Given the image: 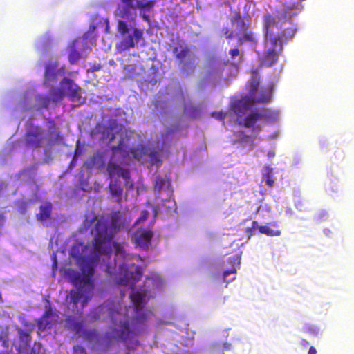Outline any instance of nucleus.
<instances>
[{"label":"nucleus","mask_w":354,"mask_h":354,"mask_svg":"<svg viewBox=\"0 0 354 354\" xmlns=\"http://www.w3.org/2000/svg\"><path fill=\"white\" fill-rule=\"evenodd\" d=\"M90 223L93 253L97 258L101 255L109 256L111 253L113 239L124 227L122 215L119 211H115L106 217L95 216Z\"/></svg>","instance_id":"nucleus-1"},{"label":"nucleus","mask_w":354,"mask_h":354,"mask_svg":"<svg viewBox=\"0 0 354 354\" xmlns=\"http://www.w3.org/2000/svg\"><path fill=\"white\" fill-rule=\"evenodd\" d=\"M125 139H121L118 145L111 147L112 156L111 160L107 164L106 170L110 178H113L115 176L122 177L125 180V184L127 185L131 178L129 170L121 167L114 161L122 162L129 157H132L140 161L146 154V149L141 145L129 147L125 143Z\"/></svg>","instance_id":"nucleus-2"},{"label":"nucleus","mask_w":354,"mask_h":354,"mask_svg":"<svg viewBox=\"0 0 354 354\" xmlns=\"http://www.w3.org/2000/svg\"><path fill=\"white\" fill-rule=\"evenodd\" d=\"M112 245L117 259L115 266H118L119 270L117 283L121 286H134L142 276L141 268L133 263H127L129 255L126 254L122 243L113 241Z\"/></svg>","instance_id":"nucleus-3"},{"label":"nucleus","mask_w":354,"mask_h":354,"mask_svg":"<svg viewBox=\"0 0 354 354\" xmlns=\"http://www.w3.org/2000/svg\"><path fill=\"white\" fill-rule=\"evenodd\" d=\"M231 22L233 26L236 24V29L239 30V32H243V35L239 36L238 33L235 34L234 32L228 27H224L222 29V32L226 39L231 40L236 37L239 45H243L244 43L248 42L254 46H257L258 40L255 34L250 30L248 31L251 25L250 17L248 21H245V20L241 17L240 13H237L231 19Z\"/></svg>","instance_id":"nucleus-4"},{"label":"nucleus","mask_w":354,"mask_h":354,"mask_svg":"<svg viewBox=\"0 0 354 354\" xmlns=\"http://www.w3.org/2000/svg\"><path fill=\"white\" fill-rule=\"evenodd\" d=\"M135 0H121L123 6L118 7V15L120 17L129 21H133L137 16L136 10H140V17L147 22L150 21V17L146 15L145 12L153 10L156 0L137 1L136 4H133Z\"/></svg>","instance_id":"nucleus-5"},{"label":"nucleus","mask_w":354,"mask_h":354,"mask_svg":"<svg viewBox=\"0 0 354 354\" xmlns=\"http://www.w3.org/2000/svg\"><path fill=\"white\" fill-rule=\"evenodd\" d=\"M130 299L136 313L133 322L137 324H144L149 315L152 314L149 310H143L149 299L148 290L145 288L133 290L130 294Z\"/></svg>","instance_id":"nucleus-6"},{"label":"nucleus","mask_w":354,"mask_h":354,"mask_svg":"<svg viewBox=\"0 0 354 354\" xmlns=\"http://www.w3.org/2000/svg\"><path fill=\"white\" fill-rule=\"evenodd\" d=\"M175 58L178 61L180 72L189 75L196 68V55L188 46H176L173 48Z\"/></svg>","instance_id":"nucleus-7"},{"label":"nucleus","mask_w":354,"mask_h":354,"mask_svg":"<svg viewBox=\"0 0 354 354\" xmlns=\"http://www.w3.org/2000/svg\"><path fill=\"white\" fill-rule=\"evenodd\" d=\"M118 30L124 36L116 46L119 52L134 48L136 46L135 42L138 43L141 39H143V31L137 28H133V35L129 34L127 36H124L129 32V27L127 23L122 20L118 21Z\"/></svg>","instance_id":"nucleus-8"},{"label":"nucleus","mask_w":354,"mask_h":354,"mask_svg":"<svg viewBox=\"0 0 354 354\" xmlns=\"http://www.w3.org/2000/svg\"><path fill=\"white\" fill-rule=\"evenodd\" d=\"M110 316L113 324V338L116 340H127L131 334L128 318L118 311H112Z\"/></svg>","instance_id":"nucleus-9"},{"label":"nucleus","mask_w":354,"mask_h":354,"mask_svg":"<svg viewBox=\"0 0 354 354\" xmlns=\"http://www.w3.org/2000/svg\"><path fill=\"white\" fill-rule=\"evenodd\" d=\"M44 139V131L39 127H35L26 133V145L33 149H39Z\"/></svg>","instance_id":"nucleus-10"},{"label":"nucleus","mask_w":354,"mask_h":354,"mask_svg":"<svg viewBox=\"0 0 354 354\" xmlns=\"http://www.w3.org/2000/svg\"><path fill=\"white\" fill-rule=\"evenodd\" d=\"M81 270L82 276H77L75 280L78 281L80 283L90 285L93 288V283L91 277L94 274V262L93 261H83L81 266Z\"/></svg>","instance_id":"nucleus-11"},{"label":"nucleus","mask_w":354,"mask_h":354,"mask_svg":"<svg viewBox=\"0 0 354 354\" xmlns=\"http://www.w3.org/2000/svg\"><path fill=\"white\" fill-rule=\"evenodd\" d=\"M153 235L151 230H138L134 234L135 243L142 250H147L151 245Z\"/></svg>","instance_id":"nucleus-12"},{"label":"nucleus","mask_w":354,"mask_h":354,"mask_svg":"<svg viewBox=\"0 0 354 354\" xmlns=\"http://www.w3.org/2000/svg\"><path fill=\"white\" fill-rule=\"evenodd\" d=\"M266 118L265 113L261 111H252L243 120V125L246 128H252V131L258 133L261 128L259 125H255L257 122Z\"/></svg>","instance_id":"nucleus-13"},{"label":"nucleus","mask_w":354,"mask_h":354,"mask_svg":"<svg viewBox=\"0 0 354 354\" xmlns=\"http://www.w3.org/2000/svg\"><path fill=\"white\" fill-rule=\"evenodd\" d=\"M254 103V99L248 96L242 97L232 104V109L237 115L245 114Z\"/></svg>","instance_id":"nucleus-14"},{"label":"nucleus","mask_w":354,"mask_h":354,"mask_svg":"<svg viewBox=\"0 0 354 354\" xmlns=\"http://www.w3.org/2000/svg\"><path fill=\"white\" fill-rule=\"evenodd\" d=\"M60 85L62 88L66 87L70 92L69 96L71 101L80 102L82 99L81 88L77 86L74 85L72 80L64 77L61 81Z\"/></svg>","instance_id":"nucleus-15"},{"label":"nucleus","mask_w":354,"mask_h":354,"mask_svg":"<svg viewBox=\"0 0 354 354\" xmlns=\"http://www.w3.org/2000/svg\"><path fill=\"white\" fill-rule=\"evenodd\" d=\"M299 12L300 8L295 3H286L283 5L282 10L278 12L277 17L280 21H286L297 15Z\"/></svg>","instance_id":"nucleus-16"},{"label":"nucleus","mask_w":354,"mask_h":354,"mask_svg":"<svg viewBox=\"0 0 354 354\" xmlns=\"http://www.w3.org/2000/svg\"><path fill=\"white\" fill-rule=\"evenodd\" d=\"M258 229L259 231L263 234L269 236H279L281 234V231L279 230H272L268 225H258V222L257 221H253L252 223L251 227H248L246 229V232L250 233V236L252 235V231L253 230Z\"/></svg>","instance_id":"nucleus-17"},{"label":"nucleus","mask_w":354,"mask_h":354,"mask_svg":"<svg viewBox=\"0 0 354 354\" xmlns=\"http://www.w3.org/2000/svg\"><path fill=\"white\" fill-rule=\"evenodd\" d=\"M53 205L50 202H46L39 207V213L36 215L37 219L40 222H44L51 217Z\"/></svg>","instance_id":"nucleus-18"},{"label":"nucleus","mask_w":354,"mask_h":354,"mask_svg":"<svg viewBox=\"0 0 354 354\" xmlns=\"http://www.w3.org/2000/svg\"><path fill=\"white\" fill-rule=\"evenodd\" d=\"M57 68V62L49 63L46 65L44 73L46 82H53L56 80L58 75Z\"/></svg>","instance_id":"nucleus-19"},{"label":"nucleus","mask_w":354,"mask_h":354,"mask_svg":"<svg viewBox=\"0 0 354 354\" xmlns=\"http://www.w3.org/2000/svg\"><path fill=\"white\" fill-rule=\"evenodd\" d=\"M111 195L114 198V201L120 203L122 199L123 189L120 184L115 180L114 183H111L109 186Z\"/></svg>","instance_id":"nucleus-20"},{"label":"nucleus","mask_w":354,"mask_h":354,"mask_svg":"<svg viewBox=\"0 0 354 354\" xmlns=\"http://www.w3.org/2000/svg\"><path fill=\"white\" fill-rule=\"evenodd\" d=\"M266 39H268L272 45L270 49H275L279 52L282 50V41H284L281 36L274 35L273 32H269L268 35H266Z\"/></svg>","instance_id":"nucleus-21"},{"label":"nucleus","mask_w":354,"mask_h":354,"mask_svg":"<svg viewBox=\"0 0 354 354\" xmlns=\"http://www.w3.org/2000/svg\"><path fill=\"white\" fill-rule=\"evenodd\" d=\"M252 80L250 84L249 94L251 98H254L255 93L257 91L259 86V75L257 70H254L252 72Z\"/></svg>","instance_id":"nucleus-22"},{"label":"nucleus","mask_w":354,"mask_h":354,"mask_svg":"<svg viewBox=\"0 0 354 354\" xmlns=\"http://www.w3.org/2000/svg\"><path fill=\"white\" fill-rule=\"evenodd\" d=\"M91 164L97 169H103L106 165L103 153L100 151L95 153L91 158Z\"/></svg>","instance_id":"nucleus-23"},{"label":"nucleus","mask_w":354,"mask_h":354,"mask_svg":"<svg viewBox=\"0 0 354 354\" xmlns=\"http://www.w3.org/2000/svg\"><path fill=\"white\" fill-rule=\"evenodd\" d=\"M279 53L275 49H268L264 55L263 63L267 66L274 64L278 59Z\"/></svg>","instance_id":"nucleus-24"},{"label":"nucleus","mask_w":354,"mask_h":354,"mask_svg":"<svg viewBox=\"0 0 354 354\" xmlns=\"http://www.w3.org/2000/svg\"><path fill=\"white\" fill-rule=\"evenodd\" d=\"M51 315L50 310H46L44 314L37 321V326L39 330L44 331L50 325V317Z\"/></svg>","instance_id":"nucleus-25"},{"label":"nucleus","mask_w":354,"mask_h":354,"mask_svg":"<svg viewBox=\"0 0 354 354\" xmlns=\"http://www.w3.org/2000/svg\"><path fill=\"white\" fill-rule=\"evenodd\" d=\"M266 169V173L263 174V181L270 188L273 187L274 184V178L272 174V168L266 165L263 167Z\"/></svg>","instance_id":"nucleus-26"},{"label":"nucleus","mask_w":354,"mask_h":354,"mask_svg":"<svg viewBox=\"0 0 354 354\" xmlns=\"http://www.w3.org/2000/svg\"><path fill=\"white\" fill-rule=\"evenodd\" d=\"M227 262L232 265V268L229 270H225L223 273V279H226L229 275L236 273V268L240 264V259L238 257H230L227 259Z\"/></svg>","instance_id":"nucleus-27"},{"label":"nucleus","mask_w":354,"mask_h":354,"mask_svg":"<svg viewBox=\"0 0 354 354\" xmlns=\"http://www.w3.org/2000/svg\"><path fill=\"white\" fill-rule=\"evenodd\" d=\"M263 21L266 35H268L269 32H272V28L276 24L275 18L272 15L268 14L264 16Z\"/></svg>","instance_id":"nucleus-28"},{"label":"nucleus","mask_w":354,"mask_h":354,"mask_svg":"<svg viewBox=\"0 0 354 354\" xmlns=\"http://www.w3.org/2000/svg\"><path fill=\"white\" fill-rule=\"evenodd\" d=\"M297 29L295 26H291L288 28H285L281 32L282 39L286 41L294 37L296 33Z\"/></svg>","instance_id":"nucleus-29"},{"label":"nucleus","mask_w":354,"mask_h":354,"mask_svg":"<svg viewBox=\"0 0 354 354\" xmlns=\"http://www.w3.org/2000/svg\"><path fill=\"white\" fill-rule=\"evenodd\" d=\"M124 69L129 78L133 79L138 74L137 72L138 67L136 64H127L124 66Z\"/></svg>","instance_id":"nucleus-30"},{"label":"nucleus","mask_w":354,"mask_h":354,"mask_svg":"<svg viewBox=\"0 0 354 354\" xmlns=\"http://www.w3.org/2000/svg\"><path fill=\"white\" fill-rule=\"evenodd\" d=\"M50 95L53 102H58L63 99L64 93L61 88H54L51 90Z\"/></svg>","instance_id":"nucleus-31"},{"label":"nucleus","mask_w":354,"mask_h":354,"mask_svg":"<svg viewBox=\"0 0 354 354\" xmlns=\"http://www.w3.org/2000/svg\"><path fill=\"white\" fill-rule=\"evenodd\" d=\"M167 183H169L167 180L161 176H156L155 179V190L160 192Z\"/></svg>","instance_id":"nucleus-32"},{"label":"nucleus","mask_w":354,"mask_h":354,"mask_svg":"<svg viewBox=\"0 0 354 354\" xmlns=\"http://www.w3.org/2000/svg\"><path fill=\"white\" fill-rule=\"evenodd\" d=\"M149 161L152 165H155L156 166H160L162 164V161L160 158V155L158 151H151L149 155Z\"/></svg>","instance_id":"nucleus-33"},{"label":"nucleus","mask_w":354,"mask_h":354,"mask_svg":"<svg viewBox=\"0 0 354 354\" xmlns=\"http://www.w3.org/2000/svg\"><path fill=\"white\" fill-rule=\"evenodd\" d=\"M234 137L236 142H245L247 141L249 136L245 134L243 131H237L234 133Z\"/></svg>","instance_id":"nucleus-34"},{"label":"nucleus","mask_w":354,"mask_h":354,"mask_svg":"<svg viewBox=\"0 0 354 354\" xmlns=\"http://www.w3.org/2000/svg\"><path fill=\"white\" fill-rule=\"evenodd\" d=\"M19 335L21 341L25 342L26 345H29L31 342V336L30 333L23 331L21 329L19 330Z\"/></svg>","instance_id":"nucleus-35"},{"label":"nucleus","mask_w":354,"mask_h":354,"mask_svg":"<svg viewBox=\"0 0 354 354\" xmlns=\"http://www.w3.org/2000/svg\"><path fill=\"white\" fill-rule=\"evenodd\" d=\"M80 53L77 50H71L68 55V59L70 63H76L80 59Z\"/></svg>","instance_id":"nucleus-36"},{"label":"nucleus","mask_w":354,"mask_h":354,"mask_svg":"<svg viewBox=\"0 0 354 354\" xmlns=\"http://www.w3.org/2000/svg\"><path fill=\"white\" fill-rule=\"evenodd\" d=\"M112 131L113 129L108 127L102 133V138L104 139H109V142H112L115 139V134Z\"/></svg>","instance_id":"nucleus-37"},{"label":"nucleus","mask_w":354,"mask_h":354,"mask_svg":"<svg viewBox=\"0 0 354 354\" xmlns=\"http://www.w3.org/2000/svg\"><path fill=\"white\" fill-rule=\"evenodd\" d=\"M37 167L32 165L30 167L26 168L22 170L21 174L25 176H30L31 174L35 175L37 172Z\"/></svg>","instance_id":"nucleus-38"},{"label":"nucleus","mask_w":354,"mask_h":354,"mask_svg":"<svg viewBox=\"0 0 354 354\" xmlns=\"http://www.w3.org/2000/svg\"><path fill=\"white\" fill-rule=\"evenodd\" d=\"M328 214L326 211H321L315 216V219L317 222H322L327 219Z\"/></svg>","instance_id":"nucleus-39"},{"label":"nucleus","mask_w":354,"mask_h":354,"mask_svg":"<svg viewBox=\"0 0 354 354\" xmlns=\"http://www.w3.org/2000/svg\"><path fill=\"white\" fill-rule=\"evenodd\" d=\"M229 55L231 56L232 59H234L239 57L240 55L241 57L243 55V53H241L238 47H234L230 50Z\"/></svg>","instance_id":"nucleus-40"},{"label":"nucleus","mask_w":354,"mask_h":354,"mask_svg":"<svg viewBox=\"0 0 354 354\" xmlns=\"http://www.w3.org/2000/svg\"><path fill=\"white\" fill-rule=\"evenodd\" d=\"M149 216V213L148 211H146V210L142 211L141 212L140 217L137 219L136 223H138L146 221L148 218Z\"/></svg>","instance_id":"nucleus-41"},{"label":"nucleus","mask_w":354,"mask_h":354,"mask_svg":"<svg viewBox=\"0 0 354 354\" xmlns=\"http://www.w3.org/2000/svg\"><path fill=\"white\" fill-rule=\"evenodd\" d=\"M102 68L100 64H94L89 68L87 69L88 73H94L100 71Z\"/></svg>","instance_id":"nucleus-42"},{"label":"nucleus","mask_w":354,"mask_h":354,"mask_svg":"<svg viewBox=\"0 0 354 354\" xmlns=\"http://www.w3.org/2000/svg\"><path fill=\"white\" fill-rule=\"evenodd\" d=\"M82 294L80 292H75L71 296V301L74 304H77Z\"/></svg>","instance_id":"nucleus-43"},{"label":"nucleus","mask_w":354,"mask_h":354,"mask_svg":"<svg viewBox=\"0 0 354 354\" xmlns=\"http://www.w3.org/2000/svg\"><path fill=\"white\" fill-rule=\"evenodd\" d=\"M73 350L76 353H80V354H86L85 349L80 345L74 346Z\"/></svg>","instance_id":"nucleus-44"},{"label":"nucleus","mask_w":354,"mask_h":354,"mask_svg":"<svg viewBox=\"0 0 354 354\" xmlns=\"http://www.w3.org/2000/svg\"><path fill=\"white\" fill-rule=\"evenodd\" d=\"M226 114L223 113L222 112L216 113V118L218 120H223L225 118Z\"/></svg>","instance_id":"nucleus-45"},{"label":"nucleus","mask_w":354,"mask_h":354,"mask_svg":"<svg viewBox=\"0 0 354 354\" xmlns=\"http://www.w3.org/2000/svg\"><path fill=\"white\" fill-rule=\"evenodd\" d=\"M270 96L259 97L258 102H267L270 100Z\"/></svg>","instance_id":"nucleus-46"},{"label":"nucleus","mask_w":354,"mask_h":354,"mask_svg":"<svg viewBox=\"0 0 354 354\" xmlns=\"http://www.w3.org/2000/svg\"><path fill=\"white\" fill-rule=\"evenodd\" d=\"M317 352L316 348L314 346H310L308 350V354H317Z\"/></svg>","instance_id":"nucleus-47"},{"label":"nucleus","mask_w":354,"mask_h":354,"mask_svg":"<svg viewBox=\"0 0 354 354\" xmlns=\"http://www.w3.org/2000/svg\"><path fill=\"white\" fill-rule=\"evenodd\" d=\"M309 345V342L306 339H301V346L304 348H306Z\"/></svg>","instance_id":"nucleus-48"},{"label":"nucleus","mask_w":354,"mask_h":354,"mask_svg":"<svg viewBox=\"0 0 354 354\" xmlns=\"http://www.w3.org/2000/svg\"><path fill=\"white\" fill-rule=\"evenodd\" d=\"M267 156L269 159L273 158L275 156V152L274 151H270L268 152Z\"/></svg>","instance_id":"nucleus-49"},{"label":"nucleus","mask_w":354,"mask_h":354,"mask_svg":"<svg viewBox=\"0 0 354 354\" xmlns=\"http://www.w3.org/2000/svg\"><path fill=\"white\" fill-rule=\"evenodd\" d=\"M324 233L326 234V235H328L330 233H331L330 230H328V229H326L324 230Z\"/></svg>","instance_id":"nucleus-50"},{"label":"nucleus","mask_w":354,"mask_h":354,"mask_svg":"<svg viewBox=\"0 0 354 354\" xmlns=\"http://www.w3.org/2000/svg\"><path fill=\"white\" fill-rule=\"evenodd\" d=\"M272 226L274 227H277V223L274 222V223H272Z\"/></svg>","instance_id":"nucleus-51"},{"label":"nucleus","mask_w":354,"mask_h":354,"mask_svg":"<svg viewBox=\"0 0 354 354\" xmlns=\"http://www.w3.org/2000/svg\"><path fill=\"white\" fill-rule=\"evenodd\" d=\"M1 222H2V217L0 216V225L1 224Z\"/></svg>","instance_id":"nucleus-52"}]
</instances>
